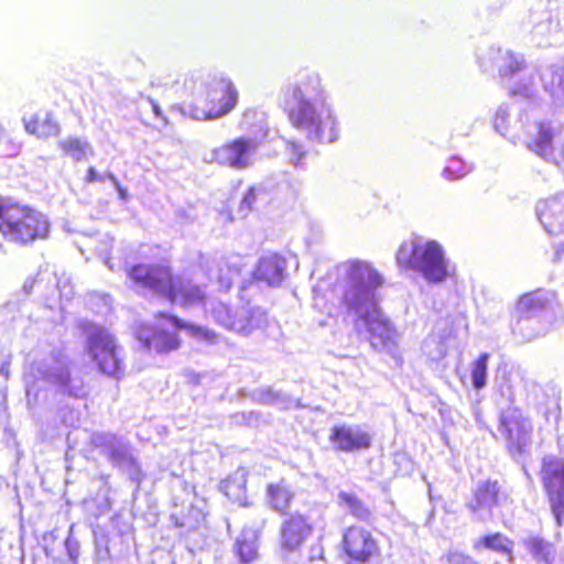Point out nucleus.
I'll list each match as a JSON object with an SVG mask.
<instances>
[{"label":"nucleus","instance_id":"nucleus-18","mask_svg":"<svg viewBox=\"0 0 564 564\" xmlns=\"http://www.w3.org/2000/svg\"><path fill=\"white\" fill-rule=\"evenodd\" d=\"M23 124L28 133L40 139L57 137L61 133V126L52 111L35 112L24 118Z\"/></svg>","mask_w":564,"mask_h":564},{"label":"nucleus","instance_id":"nucleus-41","mask_svg":"<svg viewBox=\"0 0 564 564\" xmlns=\"http://www.w3.org/2000/svg\"><path fill=\"white\" fill-rule=\"evenodd\" d=\"M0 373L6 379L9 378V376H10V362L9 361H4V362L1 364V366H0Z\"/></svg>","mask_w":564,"mask_h":564},{"label":"nucleus","instance_id":"nucleus-19","mask_svg":"<svg viewBox=\"0 0 564 564\" xmlns=\"http://www.w3.org/2000/svg\"><path fill=\"white\" fill-rule=\"evenodd\" d=\"M551 301L540 290L522 294L516 304L518 319H529L545 311Z\"/></svg>","mask_w":564,"mask_h":564},{"label":"nucleus","instance_id":"nucleus-10","mask_svg":"<svg viewBox=\"0 0 564 564\" xmlns=\"http://www.w3.org/2000/svg\"><path fill=\"white\" fill-rule=\"evenodd\" d=\"M314 532V522L302 512L288 513L279 529V546L283 554L297 552Z\"/></svg>","mask_w":564,"mask_h":564},{"label":"nucleus","instance_id":"nucleus-2","mask_svg":"<svg viewBox=\"0 0 564 564\" xmlns=\"http://www.w3.org/2000/svg\"><path fill=\"white\" fill-rule=\"evenodd\" d=\"M53 223L37 207L0 195V235L18 247L28 248L50 239Z\"/></svg>","mask_w":564,"mask_h":564},{"label":"nucleus","instance_id":"nucleus-3","mask_svg":"<svg viewBox=\"0 0 564 564\" xmlns=\"http://www.w3.org/2000/svg\"><path fill=\"white\" fill-rule=\"evenodd\" d=\"M283 108L291 124L303 130L308 139L319 142H333L337 139V122L332 110L317 109L303 97L301 87L291 86L285 90Z\"/></svg>","mask_w":564,"mask_h":564},{"label":"nucleus","instance_id":"nucleus-11","mask_svg":"<svg viewBox=\"0 0 564 564\" xmlns=\"http://www.w3.org/2000/svg\"><path fill=\"white\" fill-rule=\"evenodd\" d=\"M213 315L224 327L237 333L249 334L259 327L264 312L260 307L245 305L232 310L229 305L219 303L213 310Z\"/></svg>","mask_w":564,"mask_h":564},{"label":"nucleus","instance_id":"nucleus-13","mask_svg":"<svg viewBox=\"0 0 564 564\" xmlns=\"http://www.w3.org/2000/svg\"><path fill=\"white\" fill-rule=\"evenodd\" d=\"M257 144L246 138H237L225 142L213 150V161L219 165L241 170L250 164L249 155Z\"/></svg>","mask_w":564,"mask_h":564},{"label":"nucleus","instance_id":"nucleus-26","mask_svg":"<svg viewBox=\"0 0 564 564\" xmlns=\"http://www.w3.org/2000/svg\"><path fill=\"white\" fill-rule=\"evenodd\" d=\"M553 132L544 122L538 126V134L528 143L530 150L541 156H546L552 152Z\"/></svg>","mask_w":564,"mask_h":564},{"label":"nucleus","instance_id":"nucleus-39","mask_svg":"<svg viewBox=\"0 0 564 564\" xmlns=\"http://www.w3.org/2000/svg\"><path fill=\"white\" fill-rule=\"evenodd\" d=\"M102 176H104V180H109V181H110V182H111L116 187H117L118 185H120V183H119V181H118L117 176H116L112 172L107 171V172H105V173L102 174Z\"/></svg>","mask_w":564,"mask_h":564},{"label":"nucleus","instance_id":"nucleus-32","mask_svg":"<svg viewBox=\"0 0 564 564\" xmlns=\"http://www.w3.org/2000/svg\"><path fill=\"white\" fill-rule=\"evenodd\" d=\"M444 173L451 178H456L465 174V169L460 166L459 161L453 156L447 161V164L444 167Z\"/></svg>","mask_w":564,"mask_h":564},{"label":"nucleus","instance_id":"nucleus-44","mask_svg":"<svg viewBox=\"0 0 564 564\" xmlns=\"http://www.w3.org/2000/svg\"><path fill=\"white\" fill-rule=\"evenodd\" d=\"M117 191L119 193L120 198L126 199L127 198V191L120 185H118Z\"/></svg>","mask_w":564,"mask_h":564},{"label":"nucleus","instance_id":"nucleus-45","mask_svg":"<svg viewBox=\"0 0 564 564\" xmlns=\"http://www.w3.org/2000/svg\"><path fill=\"white\" fill-rule=\"evenodd\" d=\"M188 79H189L192 83H194V78H193V77H191V78H189L187 75H185V76H184V78H183V84L185 85V84L188 82Z\"/></svg>","mask_w":564,"mask_h":564},{"label":"nucleus","instance_id":"nucleus-6","mask_svg":"<svg viewBox=\"0 0 564 564\" xmlns=\"http://www.w3.org/2000/svg\"><path fill=\"white\" fill-rule=\"evenodd\" d=\"M239 91L228 78H220L207 87L205 97L188 109L192 118L212 121L225 117L238 105Z\"/></svg>","mask_w":564,"mask_h":564},{"label":"nucleus","instance_id":"nucleus-46","mask_svg":"<svg viewBox=\"0 0 564 564\" xmlns=\"http://www.w3.org/2000/svg\"><path fill=\"white\" fill-rule=\"evenodd\" d=\"M6 137V131L2 127H0V140H2Z\"/></svg>","mask_w":564,"mask_h":564},{"label":"nucleus","instance_id":"nucleus-35","mask_svg":"<svg viewBox=\"0 0 564 564\" xmlns=\"http://www.w3.org/2000/svg\"><path fill=\"white\" fill-rule=\"evenodd\" d=\"M375 324H377L379 327H381L386 332V337H390L391 326L388 319L380 318V319H373L368 322V328L369 330L375 335Z\"/></svg>","mask_w":564,"mask_h":564},{"label":"nucleus","instance_id":"nucleus-33","mask_svg":"<svg viewBox=\"0 0 564 564\" xmlns=\"http://www.w3.org/2000/svg\"><path fill=\"white\" fill-rule=\"evenodd\" d=\"M256 200H257V191L254 187H249L246 191L242 199L240 200L239 208L241 210H243L245 213H249L250 210H252Z\"/></svg>","mask_w":564,"mask_h":564},{"label":"nucleus","instance_id":"nucleus-20","mask_svg":"<svg viewBox=\"0 0 564 564\" xmlns=\"http://www.w3.org/2000/svg\"><path fill=\"white\" fill-rule=\"evenodd\" d=\"M284 259L276 254H269L260 258L254 270V278L269 285L278 284L283 279Z\"/></svg>","mask_w":564,"mask_h":564},{"label":"nucleus","instance_id":"nucleus-28","mask_svg":"<svg viewBox=\"0 0 564 564\" xmlns=\"http://www.w3.org/2000/svg\"><path fill=\"white\" fill-rule=\"evenodd\" d=\"M488 359L489 355L484 352L473 362L471 378L473 386L476 389H481L486 386Z\"/></svg>","mask_w":564,"mask_h":564},{"label":"nucleus","instance_id":"nucleus-8","mask_svg":"<svg viewBox=\"0 0 564 564\" xmlns=\"http://www.w3.org/2000/svg\"><path fill=\"white\" fill-rule=\"evenodd\" d=\"M340 554L346 564H367L381 555V546L370 529L350 524L343 530Z\"/></svg>","mask_w":564,"mask_h":564},{"label":"nucleus","instance_id":"nucleus-34","mask_svg":"<svg viewBox=\"0 0 564 564\" xmlns=\"http://www.w3.org/2000/svg\"><path fill=\"white\" fill-rule=\"evenodd\" d=\"M523 67V63L519 61L518 58L511 56V62L506 65L501 70V75L503 76H510L513 75L516 72L520 70Z\"/></svg>","mask_w":564,"mask_h":564},{"label":"nucleus","instance_id":"nucleus-14","mask_svg":"<svg viewBox=\"0 0 564 564\" xmlns=\"http://www.w3.org/2000/svg\"><path fill=\"white\" fill-rule=\"evenodd\" d=\"M328 440L338 452L366 451L372 446L370 433L348 425L333 426Z\"/></svg>","mask_w":564,"mask_h":564},{"label":"nucleus","instance_id":"nucleus-37","mask_svg":"<svg viewBox=\"0 0 564 564\" xmlns=\"http://www.w3.org/2000/svg\"><path fill=\"white\" fill-rule=\"evenodd\" d=\"M148 104L151 107L152 112L154 113L155 118L160 119L162 121L163 126L169 124L167 118L164 116L162 108L160 107L159 102L153 99H148Z\"/></svg>","mask_w":564,"mask_h":564},{"label":"nucleus","instance_id":"nucleus-30","mask_svg":"<svg viewBox=\"0 0 564 564\" xmlns=\"http://www.w3.org/2000/svg\"><path fill=\"white\" fill-rule=\"evenodd\" d=\"M286 150L293 165L300 166L306 155V151L296 141H286Z\"/></svg>","mask_w":564,"mask_h":564},{"label":"nucleus","instance_id":"nucleus-4","mask_svg":"<svg viewBox=\"0 0 564 564\" xmlns=\"http://www.w3.org/2000/svg\"><path fill=\"white\" fill-rule=\"evenodd\" d=\"M85 334V352L96 369L108 377L116 379L126 373L123 349L116 335L101 325L89 321L78 324Z\"/></svg>","mask_w":564,"mask_h":564},{"label":"nucleus","instance_id":"nucleus-24","mask_svg":"<svg viewBox=\"0 0 564 564\" xmlns=\"http://www.w3.org/2000/svg\"><path fill=\"white\" fill-rule=\"evenodd\" d=\"M523 545L536 562L554 564L556 547L553 542L539 535H530L523 541Z\"/></svg>","mask_w":564,"mask_h":564},{"label":"nucleus","instance_id":"nucleus-27","mask_svg":"<svg viewBox=\"0 0 564 564\" xmlns=\"http://www.w3.org/2000/svg\"><path fill=\"white\" fill-rule=\"evenodd\" d=\"M563 206L557 199L547 200L540 210V219L550 231H555L562 225Z\"/></svg>","mask_w":564,"mask_h":564},{"label":"nucleus","instance_id":"nucleus-38","mask_svg":"<svg viewBox=\"0 0 564 564\" xmlns=\"http://www.w3.org/2000/svg\"><path fill=\"white\" fill-rule=\"evenodd\" d=\"M311 551L310 561L322 560L324 557V549L321 544L313 545Z\"/></svg>","mask_w":564,"mask_h":564},{"label":"nucleus","instance_id":"nucleus-7","mask_svg":"<svg viewBox=\"0 0 564 564\" xmlns=\"http://www.w3.org/2000/svg\"><path fill=\"white\" fill-rule=\"evenodd\" d=\"M542 491L557 527L564 522V457L546 454L540 460Z\"/></svg>","mask_w":564,"mask_h":564},{"label":"nucleus","instance_id":"nucleus-43","mask_svg":"<svg viewBox=\"0 0 564 564\" xmlns=\"http://www.w3.org/2000/svg\"><path fill=\"white\" fill-rule=\"evenodd\" d=\"M122 456H123L122 453H120L117 449L111 451V453L109 454V458L112 462H119Z\"/></svg>","mask_w":564,"mask_h":564},{"label":"nucleus","instance_id":"nucleus-42","mask_svg":"<svg viewBox=\"0 0 564 564\" xmlns=\"http://www.w3.org/2000/svg\"><path fill=\"white\" fill-rule=\"evenodd\" d=\"M308 80L313 82V88L318 90V88L321 87V78L318 75H313V76H310L308 77Z\"/></svg>","mask_w":564,"mask_h":564},{"label":"nucleus","instance_id":"nucleus-21","mask_svg":"<svg viewBox=\"0 0 564 564\" xmlns=\"http://www.w3.org/2000/svg\"><path fill=\"white\" fill-rule=\"evenodd\" d=\"M154 318L160 321H166L171 325H173L176 329L186 330L191 336L203 339L209 343H214L217 340L218 335L215 330L207 328L205 326H200L188 321L182 319L176 315L166 313L164 311H159L154 314Z\"/></svg>","mask_w":564,"mask_h":564},{"label":"nucleus","instance_id":"nucleus-1","mask_svg":"<svg viewBox=\"0 0 564 564\" xmlns=\"http://www.w3.org/2000/svg\"><path fill=\"white\" fill-rule=\"evenodd\" d=\"M126 274L134 285L154 291L183 307L205 306L208 301L205 285L174 274L166 263H133L127 267Z\"/></svg>","mask_w":564,"mask_h":564},{"label":"nucleus","instance_id":"nucleus-17","mask_svg":"<svg viewBox=\"0 0 564 564\" xmlns=\"http://www.w3.org/2000/svg\"><path fill=\"white\" fill-rule=\"evenodd\" d=\"M295 499V491L291 484L281 478L267 485L264 490V500L270 509L285 514Z\"/></svg>","mask_w":564,"mask_h":564},{"label":"nucleus","instance_id":"nucleus-15","mask_svg":"<svg viewBox=\"0 0 564 564\" xmlns=\"http://www.w3.org/2000/svg\"><path fill=\"white\" fill-rule=\"evenodd\" d=\"M502 499L507 500L508 495L501 491L499 481L486 479L477 485L466 507L471 513H477L500 506Z\"/></svg>","mask_w":564,"mask_h":564},{"label":"nucleus","instance_id":"nucleus-23","mask_svg":"<svg viewBox=\"0 0 564 564\" xmlns=\"http://www.w3.org/2000/svg\"><path fill=\"white\" fill-rule=\"evenodd\" d=\"M475 550L485 549L511 557L514 541L501 532H490L478 538L474 543Z\"/></svg>","mask_w":564,"mask_h":564},{"label":"nucleus","instance_id":"nucleus-9","mask_svg":"<svg viewBox=\"0 0 564 564\" xmlns=\"http://www.w3.org/2000/svg\"><path fill=\"white\" fill-rule=\"evenodd\" d=\"M498 430L511 454H521L530 443L532 426L523 411L510 405L501 411Z\"/></svg>","mask_w":564,"mask_h":564},{"label":"nucleus","instance_id":"nucleus-5","mask_svg":"<svg viewBox=\"0 0 564 564\" xmlns=\"http://www.w3.org/2000/svg\"><path fill=\"white\" fill-rule=\"evenodd\" d=\"M397 262L401 269L420 271L430 282H441L447 275L443 249L434 240L403 242L397 251Z\"/></svg>","mask_w":564,"mask_h":564},{"label":"nucleus","instance_id":"nucleus-29","mask_svg":"<svg viewBox=\"0 0 564 564\" xmlns=\"http://www.w3.org/2000/svg\"><path fill=\"white\" fill-rule=\"evenodd\" d=\"M235 549L237 556L242 563H251L258 557V547L251 539H237Z\"/></svg>","mask_w":564,"mask_h":564},{"label":"nucleus","instance_id":"nucleus-25","mask_svg":"<svg viewBox=\"0 0 564 564\" xmlns=\"http://www.w3.org/2000/svg\"><path fill=\"white\" fill-rule=\"evenodd\" d=\"M338 505L356 519L369 520L372 516L370 508L367 503L352 491H339L337 495Z\"/></svg>","mask_w":564,"mask_h":564},{"label":"nucleus","instance_id":"nucleus-12","mask_svg":"<svg viewBox=\"0 0 564 564\" xmlns=\"http://www.w3.org/2000/svg\"><path fill=\"white\" fill-rule=\"evenodd\" d=\"M135 338L148 350L167 355L182 346L177 332L164 328L160 324H141L135 330Z\"/></svg>","mask_w":564,"mask_h":564},{"label":"nucleus","instance_id":"nucleus-22","mask_svg":"<svg viewBox=\"0 0 564 564\" xmlns=\"http://www.w3.org/2000/svg\"><path fill=\"white\" fill-rule=\"evenodd\" d=\"M57 147L62 155L72 159L74 162H85L94 155V148L83 138L69 135L59 140Z\"/></svg>","mask_w":564,"mask_h":564},{"label":"nucleus","instance_id":"nucleus-40","mask_svg":"<svg viewBox=\"0 0 564 564\" xmlns=\"http://www.w3.org/2000/svg\"><path fill=\"white\" fill-rule=\"evenodd\" d=\"M102 176H104V180H109V181H110V182H111L116 187H117L118 185H120V183H119V181H118L117 176H116L112 172L107 171V172H105V173L102 174Z\"/></svg>","mask_w":564,"mask_h":564},{"label":"nucleus","instance_id":"nucleus-16","mask_svg":"<svg viewBox=\"0 0 564 564\" xmlns=\"http://www.w3.org/2000/svg\"><path fill=\"white\" fill-rule=\"evenodd\" d=\"M383 284V278L370 265H359L351 271V282L344 295L346 302L358 300Z\"/></svg>","mask_w":564,"mask_h":564},{"label":"nucleus","instance_id":"nucleus-31","mask_svg":"<svg viewBox=\"0 0 564 564\" xmlns=\"http://www.w3.org/2000/svg\"><path fill=\"white\" fill-rule=\"evenodd\" d=\"M446 560L449 564H481L473 555L462 551L448 552Z\"/></svg>","mask_w":564,"mask_h":564},{"label":"nucleus","instance_id":"nucleus-36","mask_svg":"<svg viewBox=\"0 0 564 564\" xmlns=\"http://www.w3.org/2000/svg\"><path fill=\"white\" fill-rule=\"evenodd\" d=\"M84 181H85V183L91 184V183L104 181V176L101 173H99L97 171V169L95 166H88L86 170Z\"/></svg>","mask_w":564,"mask_h":564}]
</instances>
